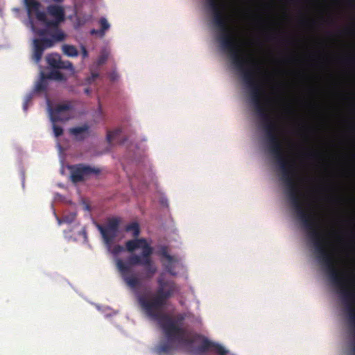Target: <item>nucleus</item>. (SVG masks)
I'll use <instances>...</instances> for the list:
<instances>
[{"instance_id":"obj_1","label":"nucleus","mask_w":355,"mask_h":355,"mask_svg":"<svg viewBox=\"0 0 355 355\" xmlns=\"http://www.w3.org/2000/svg\"><path fill=\"white\" fill-rule=\"evenodd\" d=\"M213 14V21L220 31L218 40L223 50L227 51L236 69L241 73L243 81L250 92L251 101L259 117L265 131L270 153L274 157H286L282 144L279 138V126L268 112L267 99L263 103L261 97L263 86L257 80V75L260 71L257 62L252 58L241 54V48L229 25V17L225 14L226 4L218 0H207Z\"/></svg>"},{"instance_id":"obj_2","label":"nucleus","mask_w":355,"mask_h":355,"mask_svg":"<svg viewBox=\"0 0 355 355\" xmlns=\"http://www.w3.org/2000/svg\"><path fill=\"white\" fill-rule=\"evenodd\" d=\"M157 282L158 287L154 293L150 291L141 293L137 291L138 287L133 291L144 313L157 322L168 340V342H162L157 345L155 351L159 355L171 354L180 347L192 345L194 340L190 336L189 331L182 327L187 317L185 313L177 314L175 319L163 313L167 300L178 292L177 284L173 280H165L162 277L157 279Z\"/></svg>"},{"instance_id":"obj_3","label":"nucleus","mask_w":355,"mask_h":355,"mask_svg":"<svg viewBox=\"0 0 355 355\" xmlns=\"http://www.w3.org/2000/svg\"><path fill=\"white\" fill-rule=\"evenodd\" d=\"M125 231L132 232L133 239L125 242L126 251L132 254L126 261L121 259H116V268L125 284L132 290L139 287L141 282L139 277L132 273V267L141 266L144 268V277L150 279L157 271V268L152 259L153 248L144 238L138 239L140 227L137 222H132L125 227Z\"/></svg>"},{"instance_id":"obj_4","label":"nucleus","mask_w":355,"mask_h":355,"mask_svg":"<svg viewBox=\"0 0 355 355\" xmlns=\"http://www.w3.org/2000/svg\"><path fill=\"white\" fill-rule=\"evenodd\" d=\"M49 15L54 17V20H49L46 18L42 21L46 28L40 29L37 34L40 38L33 40L34 52L33 58L36 63H38L42 57L44 51L54 46L55 43L64 40L65 33L58 27L59 23L64 19V10L62 7L58 5H50L46 8Z\"/></svg>"},{"instance_id":"obj_5","label":"nucleus","mask_w":355,"mask_h":355,"mask_svg":"<svg viewBox=\"0 0 355 355\" xmlns=\"http://www.w3.org/2000/svg\"><path fill=\"white\" fill-rule=\"evenodd\" d=\"M121 221V220L119 217H112L107 219L104 225H97V228L102 236L103 242L109 250H110L111 245L118 235Z\"/></svg>"},{"instance_id":"obj_6","label":"nucleus","mask_w":355,"mask_h":355,"mask_svg":"<svg viewBox=\"0 0 355 355\" xmlns=\"http://www.w3.org/2000/svg\"><path fill=\"white\" fill-rule=\"evenodd\" d=\"M50 119L53 123L67 121L72 118L73 105L71 101L56 104L53 107H49Z\"/></svg>"},{"instance_id":"obj_7","label":"nucleus","mask_w":355,"mask_h":355,"mask_svg":"<svg viewBox=\"0 0 355 355\" xmlns=\"http://www.w3.org/2000/svg\"><path fill=\"white\" fill-rule=\"evenodd\" d=\"M69 169L70 170L71 180L74 183L82 182L92 175H97L101 173L99 168L83 164L71 165L69 166Z\"/></svg>"},{"instance_id":"obj_8","label":"nucleus","mask_w":355,"mask_h":355,"mask_svg":"<svg viewBox=\"0 0 355 355\" xmlns=\"http://www.w3.org/2000/svg\"><path fill=\"white\" fill-rule=\"evenodd\" d=\"M209 350L215 351L218 355H227L228 351L218 343L212 342L205 337H202L200 345L193 352L195 353H205Z\"/></svg>"},{"instance_id":"obj_9","label":"nucleus","mask_w":355,"mask_h":355,"mask_svg":"<svg viewBox=\"0 0 355 355\" xmlns=\"http://www.w3.org/2000/svg\"><path fill=\"white\" fill-rule=\"evenodd\" d=\"M47 64L54 69H70L73 71L72 63L69 60H62L61 57L58 53H51L46 58Z\"/></svg>"},{"instance_id":"obj_10","label":"nucleus","mask_w":355,"mask_h":355,"mask_svg":"<svg viewBox=\"0 0 355 355\" xmlns=\"http://www.w3.org/2000/svg\"><path fill=\"white\" fill-rule=\"evenodd\" d=\"M24 4L29 16L35 15L36 19L42 22L46 20V13L40 10V2L37 0H24Z\"/></svg>"},{"instance_id":"obj_11","label":"nucleus","mask_w":355,"mask_h":355,"mask_svg":"<svg viewBox=\"0 0 355 355\" xmlns=\"http://www.w3.org/2000/svg\"><path fill=\"white\" fill-rule=\"evenodd\" d=\"M69 133L73 135L77 141H83L89 135V126L85 124L82 126L71 128Z\"/></svg>"},{"instance_id":"obj_12","label":"nucleus","mask_w":355,"mask_h":355,"mask_svg":"<svg viewBox=\"0 0 355 355\" xmlns=\"http://www.w3.org/2000/svg\"><path fill=\"white\" fill-rule=\"evenodd\" d=\"M40 74H41L40 79L36 83V84L35 85L34 91L35 92H45L47 89L48 78H46V73L41 72Z\"/></svg>"},{"instance_id":"obj_13","label":"nucleus","mask_w":355,"mask_h":355,"mask_svg":"<svg viewBox=\"0 0 355 355\" xmlns=\"http://www.w3.org/2000/svg\"><path fill=\"white\" fill-rule=\"evenodd\" d=\"M46 78L58 81H65L67 80L66 76L62 73L58 71V69H53L49 73L46 74Z\"/></svg>"},{"instance_id":"obj_14","label":"nucleus","mask_w":355,"mask_h":355,"mask_svg":"<svg viewBox=\"0 0 355 355\" xmlns=\"http://www.w3.org/2000/svg\"><path fill=\"white\" fill-rule=\"evenodd\" d=\"M62 50L64 54L69 57H76L78 55L77 49L73 45L63 44Z\"/></svg>"},{"instance_id":"obj_15","label":"nucleus","mask_w":355,"mask_h":355,"mask_svg":"<svg viewBox=\"0 0 355 355\" xmlns=\"http://www.w3.org/2000/svg\"><path fill=\"white\" fill-rule=\"evenodd\" d=\"M121 132V129L116 128L113 131H108L107 133V141L111 144Z\"/></svg>"},{"instance_id":"obj_16","label":"nucleus","mask_w":355,"mask_h":355,"mask_svg":"<svg viewBox=\"0 0 355 355\" xmlns=\"http://www.w3.org/2000/svg\"><path fill=\"white\" fill-rule=\"evenodd\" d=\"M109 57V52L106 49L101 51V54L97 60V64L101 66L106 62Z\"/></svg>"},{"instance_id":"obj_17","label":"nucleus","mask_w":355,"mask_h":355,"mask_svg":"<svg viewBox=\"0 0 355 355\" xmlns=\"http://www.w3.org/2000/svg\"><path fill=\"white\" fill-rule=\"evenodd\" d=\"M108 251H110L112 254L116 256L118 255L119 254H120L121 252L126 250V248L125 247L124 248L123 246L121 245H114L113 248H110V250L107 249Z\"/></svg>"},{"instance_id":"obj_18","label":"nucleus","mask_w":355,"mask_h":355,"mask_svg":"<svg viewBox=\"0 0 355 355\" xmlns=\"http://www.w3.org/2000/svg\"><path fill=\"white\" fill-rule=\"evenodd\" d=\"M99 24L101 25V28L100 29L103 31V33L105 35V31L110 28V24L107 19L104 17H102L99 20Z\"/></svg>"},{"instance_id":"obj_19","label":"nucleus","mask_w":355,"mask_h":355,"mask_svg":"<svg viewBox=\"0 0 355 355\" xmlns=\"http://www.w3.org/2000/svg\"><path fill=\"white\" fill-rule=\"evenodd\" d=\"M165 269L171 275H176V272L174 271L173 261L171 262L168 261V263L165 264Z\"/></svg>"},{"instance_id":"obj_20","label":"nucleus","mask_w":355,"mask_h":355,"mask_svg":"<svg viewBox=\"0 0 355 355\" xmlns=\"http://www.w3.org/2000/svg\"><path fill=\"white\" fill-rule=\"evenodd\" d=\"M53 130L54 135L56 137H58L61 136L63 134V129H62V127H60L59 125L53 124Z\"/></svg>"},{"instance_id":"obj_21","label":"nucleus","mask_w":355,"mask_h":355,"mask_svg":"<svg viewBox=\"0 0 355 355\" xmlns=\"http://www.w3.org/2000/svg\"><path fill=\"white\" fill-rule=\"evenodd\" d=\"M75 218H76V214H71L69 216H64L63 217L62 220H63L64 223H70L73 221Z\"/></svg>"},{"instance_id":"obj_22","label":"nucleus","mask_w":355,"mask_h":355,"mask_svg":"<svg viewBox=\"0 0 355 355\" xmlns=\"http://www.w3.org/2000/svg\"><path fill=\"white\" fill-rule=\"evenodd\" d=\"M32 99V95L29 94L26 97V99L24 101V105H23V109L24 111H26L28 110V103L31 101Z\"/></svg>"},{"instance_id":"obj_23","label":"nucleus","mask_w":355,"mask_h":355,"mask_svg":"<svg viewBox=\"0 0 355 355\" xmlns=\"http://www.w3.org/2000/svg\"><path fill=\"white\" fill-rule=\"evenodd\" d=\"M162 255L165 257L168 261H169L170 262H171L173 260V257L167 252V250L166 249V248H163L162 249Z\"/></svg>"},{"instance_id":"obj_24","label":"nucleus","mask_w":355,"mask_h":355,"mask_svg":"<svg viewBox=\"0 0 355 355\" xmlns=\"http://www.w3.org/2000/svg\"><path fill=\"white\" fill-rule=\"evenodd\" d=\"M90 34L94 35H98L100 37H103L105 35L103 33V31H101V30H96V29H92L90 31Z\"/></svg>"},{"instance_id":"obj_25","label":"nucleus","mask_w":355,"mask_h":355,"mask_svg":"<svg viewBox=\"0 0 355 355\" xmlns=\"http://www.w3.org/2000/svg\"><path fill=\"white\" fill-rule=\"evenodd\" d=\"M98 76H99L98 73H96V72L92 73L91 76L87 78V82L89 83H91L92 82L95 80V79H96Z\"/></svg>"},{"instance_id":"obj_26","label":"nucleus","mask_w":355,"mask_h":355,"mask_svg":"<svg viewBox=\"0 0 355 355\" xmlns=\"http://www.w3.org/2000/svg\"><path fill=\"white\" fill-rule=\"evenodd\" d=\"M343 61L346 64H354V59L352 56H348V57L345 58L343 59Z\"/></svg>"},{"instance_id":"obj_27","label":"nucleus","mask_w":355,"mask_h":355,"mask_svg":"<svg viewBox=\"0 0 355 355\" xmlns=\"http://www.w3.org/2000/svg\"><path fill=\"white\" fill-rule=\"evenodd\" d=\"M81 53L83 58L85 59L88 57V51L86 49V47L83 45L81 46Z\"/></svg>"},{"instance_id":"obj_28","label":"nucleus","mask_w":355,"mask_h":355,"mask_svg":"<svg viewBox=\"0 0 355 355\" xmlns=\"http://www.w3.org/2000/svg\"><path fill=\"white\" fill-rule=\"evenodd\" d=\"M117 73L116 72H112L110 74V78L111 80L114 81L117 78Z\"/></svg>"},{"instance_id":"obj_29","label":"nucleus","mask_w":355,"mask_h":355,"mask_svg":"<svg viewBox=\"0 0 355 355\" xmlns=\"http://www.w3.org/2000/svg\"><path fill=\"white\" fill-rule=\"evenodd\" d=\"M309 157H310L311 158H315L317 157H318V154L316 153H309Z\"/></svg>"},{"instance_id":"obj_30","label":"nucleus","mask_w":355,"mask_h":355,"mask_svg":"<svg viewBox=\"0 0 355 355\" xmlns=\"http://www.w3.org/2000/svg\"><path fill=\"white\" fill-rule=\"evenodd\" d=\"M309 22V21H308V20H306V19H302V20L301 21V23H302V24H303V25H306Z\"/></svg>"},{"instance_id":"obj_31","label":"nucleus","mask_w":355,"mask_h":355,"mask_svg":"<svg viewBox=\"0 0 355 355\" xmlns=\"http://www.w3.org/2000/svg\"><path fill=\"white\" fill-rule=\"evenodd\" d=\"M84 92L86 94L89 95L91 92V90L89 89V88H85Z\"/></svg>"},{"instance_id":"obj_32","label":"nucleus","mask_w":355,"mask_h":355,"mask_svg":"<svg viewBox=\"0 0 355 355\" xmlns=\"http://www.w3.org/2000/svg\"><path fill=\"white\" fill-rule=\"evenodd\" d=\"M83 234H84V236H86V232L85 230H83Z\"/></svg>"}]
</instances>
